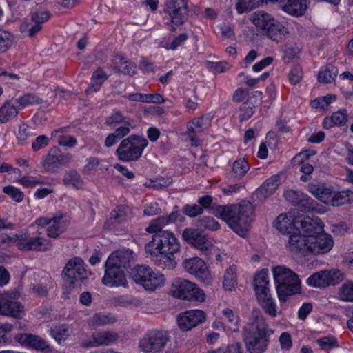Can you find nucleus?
Segmentation results:
<instances>
[{
  "instance_id": "e433bc0d",
  "label": "nucleus",
  "mask_w": 353,
  "mask_h": 353,
  "mask_svg": "<svg viewBox=\"0 0 353 353\" xmlns=\"http://www.w3.org/2000/svg\"><path fill=\"white\" fill-rule=\"evenodd\" d=\"M51 334L59 343L64 341L70 335L69 325L67 324H59L55 325L51 330Z\"/></svg>"
},
{
  "instance_id": "20e7f679",
  "label": "nucleus",
  "mask_w": 353,
  "mask_h": 353,
  "mask_svg": "<svg viewBox=\"0 0 353 353\" xmlns=\"http://www.w3.org/2000/svg\"><path fill=\"white\" fill-rule=\"evenodd\" d=\"M287 248L293 254L307 256L310 254L326 253L330 250V245L329 241L322 238V236H303L295 233L288 236Z\"/></svg>"
},
{
  "instance_id": "f8f14e48",
  "label": "nucleus",
  "mask_w": 353,
  "mask_h": 353,
  "mask_svg": "<svg viewBox=\"0 0 353 353\" xmlns=\"http://www.w3.org/2000/svg\"><path fill=\"white\" fill-rule=\"evenodd\" d=\"M170 341L168 332L163 330H149L139 341V346L145 353L161 352Z\"/></svg>"
},
{
  "instance_id": "13d9d810",
  "label": "nucleus",
  "mask_w": 353,
  "mask_h": 353,
  "mask_svg": "<svg viewBox=\"0 0 353 353\" xmlns=\"http://www.w3.org/2000/svg\"><path fill=\"white\" fill-rule=\"evenodd\" d=\"M303 77V72L301 67L296 65L293 67L289 74V79L292 84L299 83Z\"/></svg>"
},
{
  "instance_id": "423d86ee",
  "label": "nucleus",
  "mask_w": 353,
  "mask_h": 353,
  "mask_svg": "<svg viewBox=\"0 0 353 353\" xmlns=\"http://www.w3.org/2000/svg\"><path fill=\"white\" fill-rule=\"evenodd\" d=\"M273 275L279 299L285 301L288 296L300 293L301 282L298 275L283 267L273 268Z\"/></svg>"
},
{
  "instance_id": "4c0bfd02",
  "label": "nucleus",
  "mask_w": 353,
  "mask_h": 353,
  "mask_svg": "<svg viewBox=\"0 0 353 353\" xmlns=\"http://www.w3.org/2000/svg\"><path fill=\"white\" fill-rule=\"evenodd\" d=\"M236 267L234 265L230 266L225 271L223 287L225 290L232 291L236 284Z\"/></svg>"
},
{
  "instance_id": "cd10ccee",
  "label": "nucleus",
  "mask_w": 353,
  "mask_h": 353,
  "mask_svg": "<svg viewBox=\"0 0 353 353\" xmlns=\"http://www.w3.org/2000/svg\"><path fill=\"white\" fill-rule=\"evenodd\" d=\"M307 284L314 288H323L331 285V271L323 270L315 272L307 279Z\"/></svg>"
},
{
  "instance_id": "ddd939ff",
  "label": "nucleus",
  "mask_w": 353,
  "mask_h": 353,
  "mask_svg": "<svg viewBox=\"0 0 353 353\" xmlns=\"http://www.w3.org/2000/svg\"><path fill=\"white\" fill-rule=\"evenodd\" d=\"M182 238L187 243L199 250L203 255L208 256L214 250V244L198 229L185 228L183 231Z\"/></svg>"
},
{
  "instance_id": "79ce46f5",
  "label": "nucleus",
  "mask_w": 353,
  "mask_h": 353,
  "mask_svg": "<svg viewBox=\"0 0 353 353\" xmlns=\"http://www.w3.org/2000/svg\"><path fill=\"white\" fill-rule=\"evenodd\" d=\"M63 183L65 185H72L77 188H79L83 185L81 176L76 170L66 172L63 177Z\"/></svg>"
},
{
  "instance_id": "69168bd1",
  "label": "nucleus",
  "mask_w": 353,
  "mask_h": 353,
  "mask_svg": "<svg viewBox=\"0 0 353 353\" xmlns=\"http://www.w3.org/2000/svg\"><path fill=\"white\" fill-rule=\"evenodd\" d=\"M14 326L10 323H1L0 322V343H6L8 341L6 334L12 332Z\"/></svg>"
},
{
  "instance_id": "7ed1b4c3",
  "label": "nucleus",
  "mask_w": 353,
  "mask_h": 353,
  "mask_svg": "<svg viewBox=\"0 0 353 353\" xmlns=\"http://www.w3.org/2000/svg\"><path fill=\"white\" fill-rule=\"evenodd\" d=\"M250 319L251 322L248 323L242 330L246 350L249 353H263L268 348L274 330L270 327L259 309L252 310Z\"/></svg>"
},
{
  "instance_id": "4d7b16f0",
  "label": "nucleus",
  "mask_w": 353,
  "mask_h": 353,
  "mask_svg": "<svg viewBox=\"0 0 353 353\" xmlns=\"http://www.w3.org/2000/svg\"><path fill=\"white\" fill-rule=\"evenodd\" d=\"M279 341L283 350L288 351L292 347V337L288 332H282L279 336Z\"/></svg>"
},
{
  "instance_id": "c756f323",
  "label": "nucleus",
  "mask_w": 353,
  "mask_h": 353,
  "mask_svg": "<svg viewBox=\"0 0 353 353\" xmlns=\"http://www.w3.org/2000/svg\"><path fill=\"white\" fill-rule=\"evenodd\" d=\"M282 8L285 12L291 15L302 16L307 9V0H287Z\"/></svg>"
},
{
  "instance_id": "6e6552de",
  "label": "nucleus",
  "mask_w": 353,
  "mask_h": 353,
  "mask_svg": "<svg viewBox=\"0 0 353 353\" xmlns=\"http://www.w3.org/2000/svg\"><path fill=\"white\" fill-rule=\"evenodd\" d=\"M254 289L256 298L264 312L272 318H275L278 312L269 288L268 270L263 269L256 274L254 279Z\"/></svg>"
},
{
  "instance_id": "1a4fd4ad",
  "label": "nucleus",
  "mask_w": 353,
  "mask_h": 353,
  "mask_svg": "<svg viewBox=\"0 0 353 353\" xmlns=\"http://www.w3.org/2000/svg\"><path fill=\"white\" fill-rule=\"evenodd\" d=\"M148 140L137 134H131L119 143L115 154L119 160L123 162L138 161L148 146Z\"/></svg>"
},
{
  "instance_id": "864d4df0",
  "label": "nucleus",
  "mask_w": 353,
  "mask_h": 353,
  "mask_svg": "<svg viewBox=\"0 0 353 353\" xmlns=\"http://www.w3.org/2000/svg\"><path fill=\"white\" fill-rule=\"evenodd\" d=\"M347 121V114L345 109H341L332 113V125L343 126Z\"/></svg>"
},
{
  "instance_id": "f3484780",
  "label": "nucleus",
  "mask_w": 353,
  "mask_h": 353,
  "mask_svg": "<svg viewBox=\"0 0 353 353\" xmlns=\"http://www.w3.org/2000/svg\"><path fill=\"white\" fill-rule=\"evenodd\" d=\"M295 223L298 225V233L303 236L315 235L322 236L324 239H327L329 243L331 239L323 234V223L320 219H312L308 216L296 219Z\"/></svg>"
},
{
  "instance_id": "2eb2a0df",
  "label": "nucleus",
  "mask_w": 353,
  "mask_h": 353,
  "mask_svg": "<svg viewBox=\"0 0 353 353\" xmlns=\"http://www.w3.org/2000/svg\"><path fill=\"white\" fill-rule=\"evenodd\" d=\"M164 11L176 25H182L188 17V9L186 0H168L165 4Z\"/></svg>"
},
{
  "instance_id": "dca6fc26",
  "label": "nucleus",
  "mask_w": 353,
  "mask_h": 353,
  "mask_svg": "<svg viewBox=\"0 0 353 353\" xmlns=\"http://www.w3.org/2000/svg\"><path fill=\"white\" fill-rule=\"evenodd\" d=\"M185 271L194 275L198 280L207 285L212 283V277L203 260L199 257L186 259L183 262Z\"/></svg>"
},
{
  "instance_id": "a878e982",
  "label": "nucleus",
  "mask_w": 353,
  "mask_h": 353,
  "mask_svg": "<svg viewBox=\"0 0 353 353\" xmlns=\"http://www.w3.org/2000/svg\"><path fill=\"white\" fill-rule=\"evenodd\" d=\"M262 99V92L255 91L247 101L244 102L240 108L239 119L242 121L248 120L253 114L255 108L254 103H260Z\"/></svg>"
},
{
  "instance_id": "603ef678",
  "label": "nucleus",
  "mask_w": 353,
  "mask_h": 353,
  "mask_svg": "<svg viewBox=\"0 0 353 353\" xmlns=\"http://www.w3.org/2000/svg\"><path fill=\"white\" fill-rule=\"evenodd\" d=\"M259 5H256L252 0L247 1L246 0H239L236 3L235 8L239 14H243L251 11L255 7H259Z\"/></svg>"
},
{
  "instance_id": "6ab92c4d",
  "label": "nucleus",
  "mask_w": 353,
  "mask_h": 353,
  "mask_svg": "<svg viewBox=\"0 0 353 353\" xmlns=\"http://www.w3.org/2000/svg\"><path fill=\"white\" fill-rule=\"evenodd\" d=\"M15 296L10 295L8 292L0 293V314L21 319L23 316L24 306L19 301L10 299Z\"/></svg>"
},
{
  "instance_id": "5701e85b",
  "label": "nucleus",
  "mask_w": 353,
  "mask_h": 353,
  "mask_svg": "<svg viewBox=\"0 0 353 353\" xmlns=\"http://www.w3.org/2000/svg\"><path fill=\"white\" fill-rule=\"evenodd\" d=\"M71 156L69 154H63L60 150L54 147L51 148L44 160V166L47 171H54L61 165L70 163Z\"/></svg>"
},
{
  "instance_id": "e2e57ef3",
  "label": "nucleus",
  "mask_w": 353,
  "mask_h": 353,
  "mask_svg": "<svg viewBox=\"0 0 353 353\" xmlns=\"http://www.w3.org/2000/svg\"><path fill=\"white\" fill-rule=\"evenodd\" d=\"M49 139L46 135H39L32 144V148L37 152L49 144Z\"/></svg>"
},
{
  "instance_id": "680f3d73",
  "label": "nucleus",
  "mask_w": 353,
  "mask_h": 353,
  "mask_svg": "<svg viewBox=\"0 0 353 353\" xmlns=\"http://www.w3.org/2000/svg\"><path fill=\"white\" fill-rule=\"evenodd\" d=\"M303 194L301 192L289 190L284 192V197L286 201L292 203L294 205H296Z\"/></svg>"
},
{
  "instance_id": "f704fd0d",
  "label": "nucleus",
  "mask_w": 353,
  "mask_h": 353,
  "mask_svg": "<svg viewBox=\"0 0 353 353\" xmlns=\"http://www.w3.org/2000/svg\"><path fill=\"white\" fill-rule=\"evenodd\" d=\"M308 189L321 201L325 203H328L331 201V189L314 184H310Z\"/></svg>"
},
{
  "instance_id": "2f4dec72",
  "label": "nucleus",
  "mask_w": 353,
  "mask_h": 353,
  "mask_svg": "<svg viewBox=\"0 0 353 353\" xmlns=\"http://www.w3.org/2000/svg\"><path fill=\"white\" fill-rule=\"evenodd\" d=\"M19 109L14 105L12 100L7 101L0 107V123H6L15 119Z\"/></svg>"
},
{
  "instance_id": "de8ad7c7",
  "label": "nucleus",
  "mask_w": 353,
  "mask_h": 353,
  "mask_svg": "<svg viewBox=\"0 0 353 353\" xmlns=\"http://www.w3.org/2000/svg\"><path fill=\"white\" fill-rule=\"evenodd\" d=\"M125 207L118 206L114 210L110 216V219L105 222V225L114 223H121L125 219Z\"/></svg>"
},
{
  "instance_id": "39448f33",
  "label": "nucleus",
  "mask_w": 353,
  "mask_h": 353,
  "mask_svg": "<svg viewBox=\"0 0 353 353\" xmlns=\"http://www.w3.org/2000/svg\"><path fill=\"white\" fill-rule=\"evenodd\" d=\"M250 20L258 32L276 43L285 40L289 34L288 29L270 14L257 11L251 14Z\"/></svg>"
},
{
  "instance_id": "c85d7f7f",
  "label": "nucleus",
  "mask_w": 353,
  "mask_h": 353,
  "mask_svg": "<svg viewBox=\"0 0 353 353\" xmlns=\"http://www.w3.org/2000/svg\"><path fill=\"white\" fill-rule=\"evenodd\" d=\"M212 116L205 114L198 118L192 119L188 124L187 128L190 133H201L210 125Z\"/></svg>"
},
{
  "instance_id": "0e129e2a",
  "label": "nucleus",
  "mask_w": 353,
  "mask_h": 353,
  "mask_svg": "<svg viewBox=\"0 0 353 353\" xmlns=\"http://www.w3.org/2000/svg\"><path fill=\"white\" fill-rule=\"evenodd\" d=\"M300 170L303 174V175L301 176L300 180L303 182H305L310 180V175L312 173L314 168L311 164L308 163L302 162Z\"/></svg>"
},
{
  "instance_id": "37998d69",
  "label": "nucleus",
  "mask_w": 353,
  "mask_h": 353,
  "mask_svg": "<svg viewBox=\"0 0 353 353\" xmlns=\"http://www.w3.org/2000/svg\"><path fill=\"white\" fill-rule=\"evenodd\" d=\"M14 42L13 35L8 31L0 29V53L6 52Z\"/></svg>"
},
{
  "instance_id": "9d476101",
  "label": "nucleus",
  "mask_w": 353,
  "mask_h": 353,
  "mask_svg": "<svg viewBox=\"0 0 353 353\" xmlns=\"http://www.w3.org/2000/svg\"><path fill=\"white\" fill-rule=\"evenodd\" d=\"M170 294L181 300L199 303L204 302L206 298L204 291L196 284L183 278H176L173 280Z\"/></svg>"
},
{
  "instance_id": "8fccbe9b",
  "label": "nucleus",
  "mask_w": 353,
  "mask_h": 353,
  "mask_svg": "<svg viewBox=\"0 0 353 353\" xmlns=\"http://www.w3.org/2000/svg\"><path fill=\"white\" fill-rule=\"evenodd\" d=\"M182 212L189 217H195L203 213V208L198 204H186L182 208Z\"/></svg>"
},
{
  "instance_id": "09e8293b",
  "label": "nucleus",
  "mask_w": 353,
  "mask_h": 353,
  "mask_svg": "<svg viewBox=\"0 0 353 353\" xmlns=\"http://www.w3.org/2000/svg\"><path fill=\"white\" fill-rule=\"evenodd\" d=\"M128 118L125 117L121 112L116 111L112 113L105 120V124L108 126L114 127L117 124L124 123L129 121Z\"/></svg>"
},
{
  "instance_id": "774afa93",
  "label": "nucleus",
  "mask_w": 353,
  "mask_h": 353,
  "mask_svg": "<svg viewBox=\"0 0 353 353\" xmlns=\"http://www.w3.org/2000/svg\"><path fill=\"white\" fill-rule=\"evenodd\" d=\"M188 36L185 33L181 34L175 39H174L170 43L166 46L167 49L176 50L178 47L182 46L183 43L188 39Z\"/></svg>"
},
{
  "instance_id": "f257e3e1",
  "label": "nucleus",
  "mask_w": 353,
  "mask_h": 353,
  "mask_svg": "<svg viewBox=\"0 0 353 353\" xmlns=\"http://www.w3.org/2000/svg\"><path fill=\"white\" fill-rule=\"evenodd\" d=\"M197 203L203 210H214V215L225 221L232 230L241 236H245L254 217V208L249 201L239 205H216L210 195L198 198Z\"/></svg>"
},
{
  "instance_id": "a211bd4d",
  "label": "nucleus",
  "mask_w": 353,
  "mask_h": 353,
  "mask_svg": "<svg viewBox=\"0 0 353 353\" xmlns=\"http://www.w3.org/2000/svg\"><path fill=\"white\" fill-rule=\"evenodd\" d=\"M184 220L185 217L181 214L179 207L175 205L173 211L169 215L159 216L152 220L149 226L146 228L145 231L148 233L158 234L160 232H163L162 228L166 225L176 222H183Z\"/></svg>"
},
{
  "instance_id": "6e6d98bb",
  "label": "nucleus",
  "mask_w": 353,
  "mask_h": 353,
  "mask_svg": "<svg viewBox=\"0 0 353 353\" xmlns=\"http://www.w3.org/2000/svg\"><path fill=\"white\" fill-rule=\"evenodd\" d=\"M3 192L9 195L16 202H21L23 199V193L19 189L14 186H6L3 189Z\"/></svg>"
},
{
  "instance_id": "f03ea898",
  "label": "nucleus",
  "mask_w": 353,
  "mask_h": 353,
  "mask_svg": "<svg viewBox=\"0 0 353 353\" xmlns=\"http://www.w3.org/2000/svg\"><path fill=\"white\" fill-rule=\"evenodd\" d=\"M180 243L170 231L164 230L154 234L145 246L158 265L163 269L172 270L176 265V254L180 252Z\"/></svg>"
},
{
  "instance_id": "58836bf2",
  "label": "nucleus",
  "mask_w": 353,
  "mask_h": 353,
  "mask_svg": "<svg viewBox=\"0 0 353 353\" xmlns=\"http://www.w3.org/2000/svg\"><path fill=\"white\" fill-rule=\"evenodd\" d=\"M250 165L245 158L236 160L232 165V174L236 178L241 179L248 172Z\"/></svg>"
},
{
  "instance_id": "72a5a7b5",
  "label": "nucleus",
  "mask_w": 353,
  "mask_h": 353,
  "mask_svg": "<svg viewBox=\"0 0 353 353\" xmlns=\"http://www.w3.org/2000/svg\"><path fill=\"white\" fill-rule=\"evenodd\" d=\"M337 298L344 302L353 303V281H345L338 289Z\"/></svg>"
},
{
  "instance_id": "4468645a",
  "label": "nucleus",
  "mask_w": 353,
  "mask_h": 353,
  "mask_svg": "<svg viewBox=\"0 0 353 353\" xmlns=\"http://www.w3.org/2000/svg\"><path fill=\"white\" fill-rule=\"evenodd\" d=\"M52 247L51 241L41 236V232H38L35 236H28V233L21 232L18 243L20 250L45 252Z\"/></svg>"
},
{
  "instance_id": "c03bdc74",
  "label": "nucleus",
  "mask_w": 353,
  "mask_h": 353,
  "mask_svg": "<svg viewBox=\"0 0 353 353\" xmlns=\"http://www.w3.org/2000/svg\"><path fill=\"white\" fill-rule=\"evenodd\" d=\"M223 314L226 319L228 323V328L232 332H236L239 330V316L234 314L233 311L231 309L225 308L223 310Z\"/></svg>"
},
{
  "instance_id": "052dcab7",
  "label": "nucleus",
  "mask_w": 353,
  "mask_h": 353,
  "mask_svg": "<svg viewBox=\"0 0 353 353\" xmlns=\"http://www.w3.org/2000/svg\"><path fill=\"white\" fill-rule=\"evenodd\" d=\"M33 136L29 127L26 123H23L19 126L17 138L21 143H23L30 137Z\"/></svg>"
},
{
  "instance_id": "7c9ffc66",
  "label": "nucleus",
  "mask_w": 353,
  "mask_h": 353,
  "mask_svg": "<svg viewBox=\"0 0 353 353\" xmlns=\"http://www.w3.org/2000/svg\"><path fill=\"white\" fill-rule=\"evenodd\" d=\"M63 214L52 217V224L47 228V235L49 237L56 239L65 232L69 222L63 221Z\"/></svg>"
},
{
  "instance_id": "412c9836",
  "label": "nucleus",
  "mask_w": 353,
  "mask_h": 353,
  "mask_svg": "<svg viewBox=\"0 0 353 353\" xmlns=\"http://www.w3.org/2000/svg\"><path fill=\"white\" fill-rule=\"evenodd\" d=\"M105 274L102 279V283L106 286L118 287L126 286L127 280L124 270L111 264H105Z\"/></svg>"
},
{
  "instance_id": "393cba45",
  "label": "nucleus",
  "mask_w": 353,
  "mask_h": 353,
  "mask_svg": "<svg viewBox=\"0 0 353 353\" xmlns=\"http://www.w3.org/2000/svg\"><path fill=\"white\" fill-rule=\"evenodd\" d=\"M299 218H293L292 216H287L281 214L279 215L274 222L275 228L282 234L292 235L298 233V225L295 221Z\"/></svg>"
},
{
  "instance_id": "3c124183",
  "label": "nucleus",
  "mask_w": 353,
  "mask_h": 353,
  "mask_svg": "<svg viewBox=\"0 0 353 353\" xmlns=\"http://www.w3.org/2000/svg\"><path fill=\"white\" fill-rule=\"evenodd\" d=\"M41 29H42V25L37 24L35 23H33V24L31 25L30 23L24 22L21 26V32L26 33L27 36L29 37H33L38 32H39Z\"/></svg>"
},
{
  "instance_id": "bb28decb",
  "label": "nucleus",
  "mask_w": 353,
  "mask_h": 353,
  "mask_svg": "<svg viewBox=\"0 0 353 353\" xmlns=\"http://www.w3.org/2000/svg\"><path fill=\"white\" fill-rule=\"evenodd\" d=\"M280 184V176L273 175L266 179L263 183L256 190V196L261 198H267L272 195Z\"/></svg>"
},
{
  "instance_id": "4be33fe9",
  "label": "nucleus",
  "mask_w": 353,
  "mask_h": 353,
  "mask_svg": "<svg viewBox=\"0 0 353 353\" xmlns=\"http://www.w3.org/2000/svg\"><path fill=\"white\" fill-rule=\"evenodd\" d=\"M15 340L23 345L32 347L42 353H50V347L41 337L32 334H19L14 336Z\"/></svg>"
},
{
  "instance_id": "473e14b6",
  "label": "nucleus",
  "mask_w": 353,
  "mask_h": 353,
  "mask_svg": "<svg viewBox=\"0 0 353 353\" xmlns=\"http://www.w3.org/2000/svg\"><path fill=\"white\" fill-rule=\"evenodd\" d=\"M118 338V334L114 331H99L92 334V339L95 340L97 347L110 345L117 341Z\"/></svg>"
},
{
  "instance_id": "9b49d317",
  "label": "nucleus",
  "mask_w": 353,
  "mask_h": 353,
  "mask_svg": "<svg viewBox=\"0 0 353 353\" xmlns=\"http://www.w3.org/2000/svg\"><path fill=\"white\" fill-rule=\"evenodd\" d=\"M88 274L83 261L77 257L70 259L62 271L64 284L69 290L81 287V283L88 279Z\"/></svg>"
},
{
  "instance_id": "b1692460",
  "label": "nucleus",
  "mask_w": 353,
  "mask_h": 353,
  "mask_svg": "<svg viewBox=\"0 0 353 353\" xmlns=\"http://www.w3.org/2000/svg\"><path fill=\"white\" fill-rule=\"evenodd\" d=\"M107 263L128 270L134 262L133 252L130 250L112 253L107 259Z\"/></svg>"
},
{
  "instance_id": "49530a36",
  "label": "nucleus",
  "mask_w": 353,
  "mask_h": 353,
  "mask_svg": "<svg viewBox=\"0 0 353 353\" xmlns=\"http://www.w3.org/2000/svg\"><path fill=\"white\" fill-rule=\"evenodd\" d=\"M296 206L301 211L307 212L315 209V201L308 195L303 194Z\"/></svg>"
},
{
  "instance_id": "bf43d9fd",
  "label": "nucleus",
  "mask_w": 353,
  "mask_h": 353,
  "mask_svg": "<svg viewBox=\"0 0 353 353\" xmlns=\"http://www.w3.org/2000/svg\"><path fill=\"white\" fill-rule=\"evenodd\" d=\"M50 17L48 11H43L41 12H32L31 14V23L42 25L43 23L47 21Z\"/></svg>"
},
{
  "instance_id": "a19ab883",
  "label": "nucleus",
  "mask_w": 353,
  "mask_h": 353,
  "mask_svg": "<svg viewBox=\"0 0 353 353\" xmlns=\"http://www.w3.org/2000/svg\"><path fill=\"white\" fill-rule=\"evenodd\" d=\"M117 321L116 318L110 314H95L91 319L90 322L92 325L101 326L108 324H112Z\"/></svg>"
},
{
  "instance_id": "aec40b11",
  "label": "nucleus",
  "mask_w": 353,
  "mask_h": 353,
  "mask_svg": "<svg viewBox=\"0 0 353 353\" xmlns=\"http://www.w3.org/2000/svg\"><path fill=\"white\" fill-rule=\"evenodd\" d=\"M206 319L205 313L201 310H191L180 314L177 318L181 330L188 331L203 323Z\"/></svg>"
},
{
  "instance_id": "338daca9",
  "label": "nucleus",
  "mask_w": 353,
  "mask_h": 353,
  "mask_svg": "<svg viewBox=\"0 0 353 353\" xmlns=\"http://www.w3.org/2000/svg\"><path fill=\"white\" fill-rule=\"evenodd\" d=\"M123 124V125L117 128L114 131V133L120 139V140L130 133V128L132 127V123L130 121H126Z\"/></svg>"
},
{
  "instance_id": "c9c22d12",
  "label": "nucleus",
  "mask_w": 353,
  "mask_h": 353,
  "mask_svg": "<svg viewBox=\"0 0 353 353\" xmlns=\"http://www.w3.org/2000/svg\"><path fill=\"white\" fill-rule=\"evenodd\" d=\"M18 107L22 108L29 105H39L42 103V99L34 93H26L15 100Z\"/></svg>"
},
{
  "instance_id": "ea45409f",
  "label": "nucleus",
  "mask_w": 353,
  "mask_h": 353,
  "mask_svg": "<svg viewBox=\"0 0 353 353\" xmlns=\"http://www.w3.org/2000/svg\"><path fill=\"white\" fill-rule=\"evenodd\" d=\"M353 201V192H336L332 196V206H339L349 203Z\"/></svg>"
},
{
  "instance_id": "a18cd8bd",
  "label": "nucleus",
  "mask_w": 353,
  "mask_h": 353,
  "mask_svg": "<svg viewBox=\"0 0 353 353\" xmlns=\"http://www.w3.org/2000/svg\"><path fill=\"white\" fill-rule=\"evenodd\" d=\"M197 226L203 230H217L220 225L213 217L203 216L199 219L197 222Z\"/></svg>"
},
{
  "instance_id": "0eeeda50",
  "label": "nucleus",
  "mask_w": 353,
  "mask_h": 353,
  "mask_svg": "<svg viewBox=\"0 0 353 353\" xmlns=\"http://www.w3.org/2000/svg\"><path fill=\"white\" fill-rule=\"evenodd\" d=\"M128 272L130 279L143 286L147 291H155L163 287L165 283L164 275L154 272L148 265H137Z\"/></svg>"
},
{
  "instance_id": "5fc2aeb1",
  "label": "nucleus",
  "mask_w": 353,
  "mask_h": 353,
  "mask_svg": "<svg viewBox=\"0 0 353 353\" xmlns=\"http://www.w3.org/2000/svg\"><path fill=\"white\" fill-rule=\"evenodd\" d=\"M331 103V94H327L325 97L316 98L311 101L312 108H321V110H327Z\"/></svg>"
}]
</instances>
